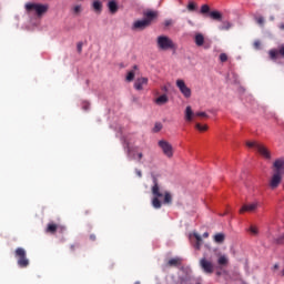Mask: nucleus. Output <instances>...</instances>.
Returning a JSON list of instances; mask_svg holds the SVG:
<instances>
[{"label":"nucleus","instance_id":"nucleus-1","mask_svg":"<svg viewBox=\"0 0 284 284\" xmlns=\"http://www.w3.org/2000/svg\"><path fill=\"white\" fill-rule=\"evenodd\" d=\"M151 192L153 195L152 205L155 210H161L163 205H172V193L170 191H162L156 178H153Z\"/></svg>","mask_w":284,"mask_h":284},{"label":"nucleus","instance_id":"nucleus-2","mask_svg":"<svg viewBox=\"0 0 284 284\" xmlns=\"http://www.w3.org/2000/svg\"><path fill=\"white\" fill-rule=\"evenodd\" d=\"M143 17L144 19L133 22L131 30L143 31L146 28H150V26H152V21L159 17V12L149 10L143 13Z\"/></svg>","mask_w":284,"mask_h":284},{"label":"nucleus","instance_id":"nucleus-3","mask_svg":"<svg viewBox=\"0 0 284 284\" xmlns=\"http://www.w3.org/2000/svg\"><path fill=\"white\" fill-rule=\"evenodd\" d=\"M246 145L248 148H254V150H256V152L261 154L262 158L265 159L266 161L272 160V152H270V149H267V146H265L264 144H261L256 141H247Z\"/></svg>","mask_w":284,"mask_h":284},{"label":"nucleus","instance_id":"nucleus-4","mask_svg":"<svg viewBox=\"0 0 284 284\" xmlns=\"http://www.w3.org/2000/svg\"><path fill=\"white\" fill-rule=\"evenodd\" d=\"M156 43L159 50H163L164 52L168 50H176V44L168 36H159L156 39Z\"/></svg>","mask_w":284,"mask_h":284},{"label":"nucleus","instance_id":"nucleus-5","mask_svg":"<svg viewBox=\"0 0 284 284\" xmlns=\"http://www.w3.org/2000/svg\"><path fill=\"white\" fill-rule=\"evenodd\" d=\"M24 8L27 12L34 11L38 17H43V14L48 12L50 7L48 4L29 2V3H26Z\"/></svg>","mask_w":284,"mask_h":284},{"label":"nucleus","instance_id":"nucleus-6","mask_svg":"<svg viewBox=\"0 0 284 284\" xmlns=\"http://www.w3.org/2000/svg\"><path fill=\"white\" fill-rule=\"evenodd\" d=\"M201 14H204L212 19V21H223V13H221L219 10H210L209 4H203L200 10Z\"/></svg>","mask_w":284,"mask_h":284},{"label":"nucleus","instance_id":"nucleus-7","mask_svg":"<svg viewBox=\"0 0 284 284\" xmlns=\"http://www.w3.org/2000/svg\"><path fill=\"white\" fill-rule=\"evenodd\" d=\"M14 256L16 258H18L19 267L24 268V267H28V265H30V260H28L26 248L23 247L16 248Z\"/></svg>","mask_w":284,"mask_h":284},{"label":"nucleus","instance_id":"nucleus-8","mask_svg":"<svg viewBox=\"0 0 284 284\" xmlns=\"http://www.w3.org/2000/svg\"><path fill=\"white\" fill-rule=\"evenodd\" d=\"M159 148H161L164 156H166V159H172V156H174V148L170 144V142L165 141V140H160L158 142Z\"/></svg>","mask_w":284,"mask_h":284},{"label":"nucleus","instance_id":"nucleus-9","mask_svg":"<svg viewBox=\"0 0 284 284\" xmlns=\"http://www.w3.org/2000/svg\"><path fill=\"white\" fill-rule=\"evenodd\" d=\"M200 267L204 274H214V262L207 260V257H202L200 260Z\"/></svg>","mask_w":284,"mask_h":284},{"label":"nucleus","instance_id":"nucleus-10","mask_svg":"<svg viewBox=\"0 0 284 284\" xmlns=\"http://www.w3.org/2000/svg\"><path fill=\"white\" fill-rule=\"evenodd\" d=\"M176 88H179L181 94L185 97V99H190L192 97V90L185 84V81L182 79L176 80Z\"/></svg>","mask_w":284,"mask_h":284},{"label":"nucleus","instance_id":"nucleus-11","mask_svg":"<svg viewBox=\"0 0 284 284\" xmlns=\"http://www.w3.org/2000/svg\"><path fill=\"white\" fill-rule=\"evenodd\" d=\"M273 174H284V158H278L273 162Z\"/></svg>","mask_w":284,"mask_h":284},{"label":"nucleus","instance_id":"nucleus-12","mask_svg":"<svg viewBox=\"0 0 284 284\" xmlns=\"http://www.w3.org/2000/svg\"><path fill=\"white\" fill-rule=\"evenodd\" d=\"M194 116H202V118H207V113L205 112H196L192 111V106H186L185 109V121H192Z\"/></svg>","mask_w":284,"mask_h":284},{"label":"nucleus","instance_id":"nucleus-13","mask_svg":"<svg viewBox=\"0 0 284 284\" xmlns=\"http://www.w3.org/2000/svg\"><path fill=\"white\" fill-rule=\"evenodd\" d=\"M281 181H283V175L278 173H273L271 181H270V187L271 190H276L278 185H281Z\"/></svg>","mask_w":284,"mask_h":284},{"label":"nucleus","instance_id":"nucleus-14","mask_svg":"<svg viewBox=\"0 0 284 284\" xmlns=\"http://www.w3.org/2000/svg\"><path fill=\"white\" fill-rule=\"evenodd\" d=\"M148 83H149L148 78L141 77V78H138V79L135 80V82H134V84H133V88H134L135 90H138L139 92H141V90H143V87H144V85H148Z\"/></svg>","mask_w":284,"mask_h":284},{"label":"nucleus","instance_id":"nucleus-15","mask_svg":"<svg viewBox=\"0 0 284 284\" xmlns=\"http://www.w3.org/2000/svg\"><path fill=\"white\" fill-rule=\"evenodd\" d=\"M257 209H258V202L244 204L240 210V214H243L244 212H256Z\"/></svg>","mask_w":284,"mask_h":284},{"label":"nucleus","instance_id":"nucleus-16","mask_svg":"<svg viewBox=\"0 0 284 284\" xmlns=\"http://www.w3.org/2000/svg\"><path fill=\"white\" fill-rule=\"evenodd\" d=\"M268 54H270V58L271 59H278V54H280V57H284V44H282V45H280V49L278 50H271L270 52H268Z\"/></svg>","mask_w":284,"mask_h":284},{"label":"nucleus","instance_id":"nucleus-17","mask_svg":"<svg viewBox=\"0 0 284 284\" xmlns=\"http://www.w3.org/2000/svg\"><path fill=\"white\" fill-rule=\"evenodd\" d=\"M214 243H217V245H223L225 243V234L224 233H216L213 236Z\"/></svg>","mask_w":284,"mask_h":284},{"label":"nucleus","instance_id":"nucleus-18","mask_svg":"<svg viewBox=\"0 0 284 284\" xmlns=\"http://www.w3.org/2000/svg\"><path fill=\"white\" fill-rule=\"evenodd\" d=\"M57 230H59V225H57L54 222H51L47 225L45 232L47 234H55Z\"/></svg>","mask_w":284,"mask_h":284},{"label":"nucleus","instance_id":"nucleus-19","mask_svg":"<svg viewBox=\"0 0 284 284\" xmlns=\"http://www.w3.org/2000/svg\"><path fill=\"white\" fill-rule=\"evenodd\" d=\"M92 8L94 12H97L98 14H101V11L103 10V3L99 0H94L92 3Z\"/></svg>","mask_w":284,"mask_h":284},{"label":"nucleus","instance_id":"nucleus-20","mask_svg":"<svg viewBox=\"0 0 284 284\" xmlns=\"http://www.w3.org/2000/svg\"><path fill=\"white\" fill-rule=\"evenodd\" d=\"M108 7L112 14H114L119 11V4H116V1H114V0L109 1Z\"/></svg>","mask_w":284,"mask_h":284},{"label":"nucleus","instance_id":"nucleus-21","mask_svg":"<svg viewBox=\"0 0 284 284\" xmlns=\"http://www.w3.org/2000/svg\"><path fill=\"white\" fill-rule=\"evenodd\" d=\"M169 99L166 94L160 95L158 99H155L156 105H165L168 103Z\"/></svg>","mask_w":284,"mask_h":284},{"label":"nucleus","instance_id":"nucleus-22","mask_svg":"<svg viewBox=\"0 0 284 284\" xmlns=\"http://www.w3.org/2000/svg\"><path fill=\"white\" fill-rule=\"evenodd\" d=\"M180 264H181V258L179 257L171 258L168 262L169 267H179Z\"/></svg>","mask_w":284,"mask_h":284},{"label":"nucleus","instance_id":"nucleus-23","mask_svg":"<svg viewBox=\"0 0 284 284\" xmlns=\"http://www.w3.org/2000/svg\"><path fill=\"white\" fill-rule=\"evenodd\" d=\"M195 43H196V45H199V47H201V45H203V43H205V38L203 37V34L197 33V34L195 36Z\"/></svg>","mask_w":284,"mask_h":284},{"label":"nucleus","instance_id":"nucleus-24","mask_svg":"<svg viewBox=\"0 0 284 284\" xmlns=\"http://www.w3.org/2000/svg\"><path fill=\"white\" fill-rule=\"evenodd\" d=\"M227 263H230V260L227 258V256L220 255V257L217 258V264L219 265H227Z\"/></svg>","mask_w":284,"mask_h":284},{"label":"nucleus","instance_id":"nucleus-25","mask_svg":"<svg viewBox=\"0 0 284 284\" xmlns=\"http://www.w3.org/2000/svg\"><path fill=\"white\" fill-rule=\"evenodd\" d=\"M195 128H196V130H199L200 132H206V130H207V124L202 125L201 123H196V124H195Z\"/></svg>","mask_w":284,"mask_h":284},{"label":"nucleus","instance_id":"nucleus-26","mask_svg":"<svg viewBox=\"0 0 284 284\" xmlns=\"http://www.w3.org/2000/svg\"><path fill=\"white\" fill-rule=\"evenodd\" d=\"M135 73L134 71H129L126 74V81L131 83V81H134Z\"/></svg>","mask_w":284,"mask_h":284},{"label":"nucleus","instance_id":"nucleus-27","mask_svg":"<svg viewBox=\"0 0 284 284\" xmlns=\"http://www.w3.org/2000/svg\"><path fill=\"white\" fill-rule=\"evenodd\" d=\"M230 28H232V23H230L229 21H225L220 27V30H230Z\"/></svg>","mask_w":284,"mask_h":284},{"label":"nucleus","instance_id":"nucleus-28","mask_svg":"<svg viewBox=\"0 0 284 284\" xmlns=\"http://www.w3.org/2000/svg\"><path fill=\"white\" fill-rule=\"evenodd\" d=\"M187 10L190 12H194V10H196V3H194V1H190L187 4Z\"/></svg>","mask_w":284,"mask_h":284},{"label":"nucleus","instance_id":"nucleus-29","mask_svg":"<svg viewBox=\"0 0 284 284\" xmlns=\"http://www.w3.org/2000/svg\"><path fill=\"white\" fill-rule=\"evenodd\" d=\"M161 130H163V124L161 122L155 123L153 132H161Z\"/></svg>","mask_w":284,"mask_h":284},{"label":"nucleus","instance_id":"nucleus-30","mask_svg":"<svg viewBox=\"0 0 284 284\" xmlns=\"http://www.w3.org/2000/svg\"><path fill=\"white\" fill-rule=\"evenodd\" d=\"M132 159L133 160L138 159L139 163H141V160L143 159V152H139L136 155H132Z\"/></svg>","mask_w":284,"mask_h":284},{"label":"nucleus","instance_id":"nucleus-31","mask_svg":"<svg viewBox=\"0 0 284 284\" xmlns=\"http://www.w3.org/2000/svg\"><path fill=\"white\" fill-rule=\"evenodd\" d=\"M251 234H253V236H256V234H258V229L256 226H251L250 230Z\"/></svg>","mask_w":284,"mask_h":284},{"label":"nucleus","instance_id":"nucleus-32","mask_svg":"<svg viewBox=\"0 0 284 284\" xmlns=\"http://www.w3.org/2000/svg\"><path fill=\"white\" fill-rule=\"evenodd\" d=\"M164 26H165V28H170V26H174V20H172V19L165 20Z\"/></svg>","mask_w":284,"mask_h":284},{"label":"nucleus","instance_id":"nucleus-33","mask_svg":"<svg viewBox=\"0 0 284 284\" xmlns=\"http://www.w3.org/2000/svg\"><path fill=\"white\" fill-rule=\"evenodd\" d=\"M220 61H221V63H225V61H227V53H221Z\"/></svg>","mask_w":284,"mask_h":284},{"label":"nucleus","instance_id":"nucleus-34","mask_svg":"<svg viewBox=\"0 0 284 284\" xmlns=\"http://www.w3.org/2000/svg\"><path fill=\"white\" fill-rule=\"evenodd\" d=\"M193 236L197 243H203V237L199 233H194Z\"/></svg>","mask_w":284,"mask_h":284},{"label":"nucleus","instance_id":"nucleus-35","mask_svg":"<svg viewBox=\"0 0 284 284\" xmlns=\"http://www.w3.org/2000/svg\"><path fill=\"white\" fill-rule=\"evenodd\" d=\"M124 150H126L128 156H130V154H132V148H130V143H126V145L124 146Z\"/></svg>","mask_w":284,"mask_h":284},{"label":"nucleus","instance_id":"nucleus-36","mask_svg":"<svg viewBox=\"0 0 284 284\" xmlns=\"http://www.w3.org/2000/svg\"><path fill=\"white\" fill-rule=\"evenodd\" d=\"M73 12L75 13V14H79V12H81V6H75L74 8H73Z\"/></svg>","mask_w":284,"mask_h":284},{"label":"nucleus","instance_id":"nucleus-37","mask_svg":"<svg viewBox=\"0 0 284 284\" xmlns=\"http://www.w3.org/2000/svg\"><path fill=\"white\" fill-rule=\"evenodd\" d=\"M257 23L263 26L265 23V19H263V17L257 18Z\"/></svg>","mask_w":284,"mask_h":284},{"label":"nucleus","instance_id":"nucleus-38","mask_svg":"<svg viewBox=\"0 0 284 284\" xmlns=\"http://www.w3.org/2000/svg\"><path fill=\"white\" fill-rule=\"evenodd\" d=\"M135 174H136V176H139V179H141L143 176V173L139 169H135Z\"/></svg>","mask_w":284,"mask_h":284},{"label":"nucleus","instance_id":"nucleus-39","mask_svg":"<svg viewBox=\"0 0 284 284\" xmlns=\"http://www.w3.org/2000/svg\"><path fill=\"white\" fill-rule=\"evenodd\" d=\"M77 48H78V52H82V50H83V43L79 42L78 45H77Z\"/></svg>","mask_w":284,"mask_h":284},{"label":"nucleus","instance_id":"nucleus-40","mask_svg":"<svg viewBox=\"0 0 284 284\" xmlns=\"http://www.w3.org/2000/svg\"><path fill=\"white\" fill-rule=\"evenodd\" d=\"M254 48H255L256 50H258V49L261 48V41H255V42H254Z\"/></svg>","mask_w":284,"mask_h":284},{"label":"nucleus","instance_id":"nucleus-41","mask_svg":"<svg viewBox=\"0 0 284 284\" xmlns=\"http://www.w3.org/2000/svg\"><path fill=\"white\" fill-rule=\"evenodd\" d=\"M82 109L90 110V104L88 102H84Z\"/></svg>","mask_w":284,"mask_h":284},{"label":"nucleus","instance_id":"nucleus-42","mask_svg":"<svg viewBox=\"0 0 284 284\" xmlns=\"http://www.w3.org/2000/svg\"><path fill=\"white\" fill-rule=\"evenodd\" d=\"M201 245H203V242H196L195 250H201Z\"/></svg>","mask_w":284,"mask_h":284},{"label":"nucleus","instance_id":"nucleus-43","mask_svg":"<svg viewBox=\"0 0 284 284\" xmlns=\"http://www.w3.org/2000/svg\"><path fill=\"white\" fill-rule=\"evenodd\" d=\"M89 239H90V241H97V235L95 234H91Z\"/></svg>","mask_w":284,"mask_h":284},{"label":"nucleus","instance_id":"nucleus-44","mask_svg":"<svg viewBox=\"0 0 284 284\" xmlns=\"http://www.w3.org/2000/svg\"><path fill=\"white\" fill-rule=\"evenodd\" d=\"M202 236H203V239H207L210 236V233L205 232V233H203Z\"/></svg>","mask_w":284,"mask_h":284},{"label":"nucleus","instance_id":"nucleus-45","mask_svg":"<svg viewBox=\"0 0 284 284\" xmlns=\"http://www.w3.org/2000/svg\"><path fill=\"white\" fill-rule=\"evenodd\" d=\"M70 250H71V252H74V250H77V246H75L74 244H72V245L70 246Z\"/></svg>","mask_w":284,"mask_h":284},{"label":"nucleus","instance_id":"nucleus-46","mask_svg":"<svg viewBox=\"0 0 284 284\" xmlns=\"http://www.w3.org/2000/svg\"><path fill=\"white\" fill-rule=\"evenodd\" d=\"M278 264H274V266H273V272H276V270H278Z\"/></svg>","mask_w":284,"mask_h":284},{"label":"nucleus","instance_id":"nucleus-47","mask_svg":"<svg viewBox=\"0 0 284 284\" xmlns=\"http://www.w3.org/2000/svg\"><path fill=\"white\" fill-rule=\"evenodd\" d=\"M133 70H139V65H133Z\"/></svg>","mask_w":284,"mask_h":284},{"label":"nucleus","instance_id":"nucleus-48","mask_svg":"<svg viewBox=\"0 0 284 284\" xmlns=\"http://www.w3.org/2000/svg\"><path fill=\"white\" fill-rule=\"evenodd\" d=\"M281 30H284V23L280 26Z\"/></svg>","mask_w":284,"mask_h":284},{"label":"nucleus","instance_id":"nucleus-49","mask_svg":"<svg viewBox=\"0 0 284 284\" xmlns=\"http://www.w3.org/2000/svg\"><path fill=\"white\" fill-rule=\"evenodd\" d=\"M135 284H141V283H139V282H135Z\"/></svg>","mask_w":284,"mask_h":284}]
</instances>
